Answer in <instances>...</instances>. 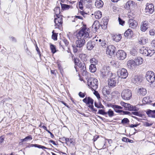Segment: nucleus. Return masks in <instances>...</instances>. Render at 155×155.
Returning <instances> with one entry per match:
<instances>
[{"label":"nucleus","instance_id":"1","mask_svg":"<svg viewBox=\"0 0 155 155\" xmlns=\"http://www.w3.org/2000/svg\"><path fill=\"white\" fill-rule=\"evenodd\" d=\"M90 32L88 28H87L86 26H84L77 32L76 35L78 40L76 42L77 47L81 48L83 46L85 42V39L88 37Z\"/></svg>","mask_w":155,"mask_h":155},{"label":"nucleus","instance_id":"2","mask_svg":"<svg viewBox=\"0 0 155 155\" xmlns=\"http://www.w3.org/2000/svg\"><path fill=\"white\" fill-rule=\"evenodd\" d=\"M140 52L145 56H151L155 53V51L145 47H141L140 49Z\"/></svg>","mask_w":155,"mask_h":155},{"label":"nucleus","instance_id":"3","mask_svg":"<svg viewBox=\"0 0 155 155\" xmlns=\"http://www.w3.org/2000/svg\"><path fill=\"white\" fill-rule=\"evenodd\" d=\"M87 84L92 89L95 90L97 87V80L94 78L89 79L87 81Z\"/></svg>","mask_w":155,"mask_h":155},{"label":"nucleus","instance_id":"4","mask_svg":"<svg viewBox=\"0 0 155 155\" xmlns=\"http://www.w3.org/2000/svg\"><path fill=\"white\" fill-rule=\"evenodd\" d=\"M121 95L123 99L126 100H129L132 97V92L129 89H125L123 91Z\"/></svg>","mask_w":155,"mask_h":155},{"label":"nucleus","instance_id":"5","mask_svg":"<svg viewBox=\"0 0 155 155\" xmlns=\"http://www.w3.org/2000/svg\"><path fill=\"white\" fill-rule=\"evenodd\" d=\"M146 78L149 82L152 83L155 81V76L154 73L151 71H149L146 73Z\"/></svg>","mask_w":155,"mask_h":155},{"label":"nucleus","instance_id":"6","mask_svg":"<svg viewBox=\"0 0 155 155\" xmlns=\"http://www.w3.org/2000/svg\"><path fill=\"white\" fill-rule=\"evenodd\" d=\"M54 22L56 28L61 27L63 23L62 16H54Z\"/></svg>","mask_w":155,"mask_h":155},{"label":"nucleus","instance_id":"7","mask_svg":"<svg viewBox=\"0 0 155 155\" xmlns=\"http://www.w3.org/2000/svg\"><path fill=\"white\" fill-rule=\"evenodd\" d=\"M117 74L119 77L123 79H125L128 75L127 70L124 68L118 70Z\"/></svg>","mask_w":155,"mask_h":155},{"label":"nucleus","instance_id":"8","mask_svg":"<svg viewBox=\"0 0 155 155\" xmlns=\"http://www.w3.org/2000/svg\"><path fill=\"white\" fill-rule=\"evenodd\" d=\"M116 57L118 59L122 60L126 58L127 54L124 51L119 50L116 53Z\"/></svg>","mask_w":155,"mask_h":155},{"label":"nucleus","instance_id":"9","mask_svg":"<svg viewBox=\"0 0 155 155\" xmlns=\"http://www.w3.org/2000/svg\"><path fill=\"white\" fill-rule=\"evenodd\" d=\"M110 68L109 66H104L101 70V75L103 77L108 76L110 73Z\"/></svg>","mask_w":155,"mask_h":155},{"label":"nucleus","instance_id":"10","mask_svg":"<svg viewBox=\"0 0 155 155\" xmlns=\"http://www.w3.org/2000/svg\"><path fill=\"white\" fill-rule=\"evenodd\" d=\"M116 48L114 45H111L107 47L106 49V54L110 55H113L115 51Z\"/></svg>","mask_w":155,"mask_h":155},{"label":"nucleus","instance_id":"11","mask_svg":"<svg viewBox=\"0 0 155 155\" xmlns=\"http://www.w3.org/2000/svg\"><path fill=\"white\" fill-rule=\"evenodd\" d=\"M154 11V5L152 3L147 4L146 7L145 8V11L146 12H149L152 14Z\"/></svg>","mask_w":155,"mask_h":155},{"label":"nucleus","instance_id":"12","mask_svg":"<svg viewBox=\"0 0 155 155\" xmlns=\"http://www.w3.org/2000/svg\"><path fill=\"white\" fill-rule=\"evenodd\" d=\"M135 3L132 0H129L128 1L125 5L124 6L125 8L127 9H133L135 6Z\"/></svg>","mask_w":155,"mask_h":155},{"label":"nucleus","instance_id":"13","mask_svg":"<svg viewBox=\"0 0 155 155\" xmlns=\"http://www.w3.org/2000/svg\"><path fill=\"white\" fill-rule=\"evenodd\" d=\"M149 24L147 21H142L140 24V29L143 31H145L149 27Z\"/></svg>","mask_w":155,"mask_h":155},{"label":"nucleus","instance_id":"14","mask_svg":"<svg viewBox=\"0 0 155 155\" xmlns=\"http://www.w3.org/2000/svg\"><path fill=\"white\" fill-rule=\"evenodd\" d=\"M135 62L133 60L128 61L127 63V66L130 69H133L136 67Z\"/></svg>","mask_w":155,"mask_h":155},{"label":"nucleus","instance_id":"15","mask_svg":"<svg viewBox=\"0 0 155 155\" xmlns=\"http://www.w3.org/2000/svg\"><path fill=\"white\" fill-rule=\"evenodd\" d=\"M117 78L113 77L110 78L108 81V85L110 87H113L116 85Z\"/></svg>","mask_w":155,"mask_h":155},{"label":"nucleus","instance_id":"16","mask_svg":"<svg viewBox=\"0 0 155 155\" xmlns=\"http://www.w3.org/2000/svg\"><path fill=\"white\" fill-rule=\"evenodd\" d=\"M123 107L126 108V110H128L130 111L136 110L135 107L133 106H131L129 104L125 103Z\"/></svg>","mask_w":155,"mask_h":155},{"label":"nucleus","instance_id":"17","mask_svg":"<svg viewBox=\"0 0 155 155\" xmlns=\"http://www.w3.org/2000/svg\"><path fill=\"white\" fill-rule=\"evenodd\" d=\"M132 81L134 84L140 83L142 81V79L140 77L137 75H135L133 77L132 79Z\"/></svg>","mask_w":155,"mask_h":155},{"label":"nucleus","instance_id":"18","mask_svg":"<svg viewBox=\"0 0 155 155\" xmlns=\"http://www.w3.org/2000/svg\"><path fill=\"white\" fill-rule=\"evenodd\" d=\"M128 23L129 24L130 27L132 28H134L137 25V21L133 19H130L128 21Z\"/></svg>","mask_w":155,"mask_h":155},{"label":"nucleus","instance_id":"19","mask_svg":"<svg viewBox=\"0 0 155 155\" xmlns=\"http://www.w3.org/2000/svg\"><path fill=\"white\" fill-rule=\"evenodd\" d=\"M135 62L136 66L141 64L143 62V59L140 57H137L135 59L134 61Z\"/></svg>","mask_w":155,"mask_h":155},{"label":"nucleus","instance_id":"20","mask_svg":"<svg viewBox=\"0 0 155 155\" xmlns=\"http://www.w3.org/2000/svg\"><path fill=\"white\" fill-rule=\"evenodd\" d=\"M103 5V2L101 0H96L95 3V6L98 8L102 7Z\"/></svg>","mask_w":155,"mask_h":155},{"label":"nucleus","instance_id":"21","mask_svg":"<svg viewBox=\"0 0 155 155\" xmlns=\"http://www.w3.org/2000/svg\"><path fill=\"white\" fill-rule=\"evenodd\" d=\"M148 41V39L145 37L140 38L138 40V42L140 44H145Z\"/></svg>","mask_w":155,"mask_h":155},{"label":"nucleus","instance_id":"22","mask_svg":"<svg viewBox=\"0 0 155 155\" xmlns=\"http://www.w3.org/2000/svg\"><path fill=\"white\" fill-rule=\"evenodd\" d=\"M133 31L131 29H128L124 33V35L125 37H130L133 35Z\"/></svg>","mask_w":155,"mask_h":155},{"label":"nucleus","instance_id":"23","mask_svg":"<svg viewBox=\"0 0 155 155\" xmlns=\"http://www.w3.org/2000/svg\"><path fill=\"white\" fill-rule=\"evenodd\" d=\"M94 42H92L91 41H88L87 44V47L88 50H91L94 47Z\"/></svg>","mask_w":155,"mask_h":155},{"label":"nucleus","instance_id":"24","mask_svg":"<svg viewBox=\"0 0 155 155\" xmlns=\"http://www.w3.org/2000/svg\"><path fill=\"white\" fill-rule=\"evenodd\" d=\"M138 92L140 95L144 96L147 93V90L145 88H140L139 89Z\"/></svg>","mask_w":155,"mask_h":155},{"label":"nucleus","instance_id":"25","mask_svg":"<svg viewBox=\"0 0 155 155\" xmlns=\"http://www.w3.org/2000/svg\"><path fill=\"white\" fill-rule=\"evenodd\" d=\"M113 39L116 42H118L122 38V37L120 34H116L113 36Z\"/></svg>","mask_w":155,"mask_h":155},{"label":"nucleus","instance_id":"26","mask_svg":"<svg viewBox=\"0 0 155 155\" xmlns=\"http://www.w3.org/2000/svg\"><path fill=\"white\" fill-rule=\"evenodd\" d=\"M146 113L149 117L155 118V110H150L147 111Z\"/></svg>","mask_w":155,"mask_h":155},{"label":"nucleus","instance_id":"27","mask_svg":"<svg viewBox=\"0 0 155 155\" xmlns=\"http://www.w3.org/2000/svg\"><path fill=\"white\" fill-rule=\"evenodd\" d=\"M108 87L107 86L104 87L102 89V93L104 95L109 94H110V91L109 89H107Z\"/></svg>","mask_w":155,"mask_h":155},{"label":"nucleus","instance_id":"28","mask_svg":"<svg viewBox=\"0 0 155 155\" xmlns=\"http://www.w3.org/2000/svg\"><path fill=\"white\" fill-rule=\"evenodd\" d=\"M95 40L96 41H98L99 42L102 41V42L101 43V46L103 48L106 47V42L103 38H99L98 39H96Z\"/></svg>","mask_w":155,"mask_h":155},{"label":"nucleus","instance_id":"29","mask_svg":"<svg viewBox=\"0 0 155 155\" xmlns=\"http://www.w3.org/2000/svg\"><path fill=\"white\" fill-rule=\"evenodd\" d=\"M54 12L55 16H61V15H60L61 13L60 8L59 7H56L54 9Z\"/></svg>","mask_w":155,"mask_h":155},{"label":"nucleus","instance_id":"30","mask_svg":"<svg viewBox=\"0 0 155 155\" xmlns=\"http://www.w3.org/2000/svg\"><path fill=\"white\" fill-rule=\"evenodd\" d=\"M89 69L90 71L93 73L95 72L97 70L95 64H91L90 66Z\"/></svg>","mask_w":155,"mask_h":155},{"label":"nucleus","instance_id":"31","mask_svg":"<svg viewBox=\"0 0 155 155\" xmlns=\"http://www.w3.org/2000/svg\"><path fill=\"white\" fill-rule=\"evenodd\" d=\"M62 9L63 10H66L68 9L69 8L71 7L72 8V6L70 5H68L66 4H64L61 3Z\"/></svg>","mask_w":155,"mask_h":155},{"label":"nucleus","instance_id":"32","mask_svg":"<svg viewBox=\"0 0 155 155\" xmlns=\"http://www.w3.org/2000/svg\"><path fill=\"white\" fill-rule=\"evenodd\" d=\"M94 15L95 17V18L96 19H99L101 18L102 17V13L101 11H97L96 12L94 13Z\"/></svg>","mask_w":155,"mask_h":155},{"label":"nucleus","instance_id":"33","mask_svg":"<svg viewBox=\"0 0 155 155\" xmlns=\"http://www.w3.org/2000/svg\"><path fill=\"white\" fill-rule=\"evenodd\" d=\"M111 64L116 68H118L120 66L119 63L118 61L115 60H113L110 62Z\"/></svg>","mask_w":155,"mask_h":155},{"label":"nucleus","instance_id":"34","mask_svg":"<svg viewBox=\"0 0 155 155\" xmlns=\"http://www.w3.org/2000/svg\"><path fill=\"white\" fill-rule=\"evenodd\" d=\"M79 68H81V70L83 72L86 71V68L85 66V64L84 63H81L79 64L78 66Z\"/></svg>","mask_w":155,"mask_h":155},{"label":"nucleus","instance_id":"35","mask_svg":"<svg viewBox=\"0 0 155 155\" xmlns=\"http://www.w3.org/2000/svg\"><path fill=\"white\" fill-rule=\"evenodd\" d=\"M106 114H107L110 117H111L114 115V112L111 109H109L108 111L106 112Z\"/></svg>","mask_w":155,"mask_h":155},{"label":"nucleus","instance_id":"36","mask_svg":"<svg viewBox=\"0 0 155 155\" xmlns=\"http://www.w3.org/2000/svg\"><path fill=\"white\" fill-rule=\"evenodd\" d=\"M30 147H38L39 148H41L42 149L46 148L44 146H41V145H40L37 144H31L30 145Z\"/></svg>","mask_w":155,"mask_h":155},{"label":"nucleus","instance_id":"37","mask_svg":"<svg viewBox=\"0 0 155 155\" xmlns=\"http://www.w3.org/2000/svg\"><path fill=\"white\" fill-rule=\"evenodd\" d=\"M135 14L134 13L133 11H130L128 14V17L130 19H133L134 17Z\"/></svg>","mask_w":155,"mask_h":155},{"label":"nucleus","instance_id":"38","mask_svg":"<svg viewBox=\"0 0 155 155\" xmlns=\"http://www.w3.org/2000/svg\"><path fill=\"white\" fill-rule=\"evenodd\" d=\"M74 63L75 64V66H78L79 64H81V63L80 62V61L79 58H74Z\"/></svg>","mask_w":155,"mask_h":155},{"label":"nucleus","instance_id":"39","mask_svg":"<svg viewBox=\"0 0 155 155\" xmlns=\"http://www.w3.org/2000/svg\"><path fill=\"white\" fill-rule=\"evenodd\" d=\"M83 0H80L78 3L79 8L81 10H83Z\"/></svg>","mask_w":155,"mask_h":155},{"label":"nucleus","instance_id":"40","mask_svg":"<svg viewBox=\"0 0 155 155\" xmlns=\"http://www.w3.org/2000/svg\"><path fill=\"white\" fill-rule=\"evenodd\" d=\"M63 139H64L67 144H70L72 143V141L71 139L66 138L65 137L63 138Z\"/></svg>","mask_w":155,"mask_h":155},{"label":"nucleus","instance_id":"41","mask_svg":"<svg viewBox=\"0 0 155 155\" xmlns=\"http://www.w3.org/2000/svg\"><path fill=\"white\" fill-rule=\"evenodd\" d=\"M99 27V23L97 21H95L93 25V27L96 29Z\"/></svg>","mask_w":155,"mask_h":155},{"label":"nucleus","instance_id":"42","mask_svg":"<svg viewBox=\"0 0 155 155\" xmlns=\"http://www.w3.org/2000/svg\"><path fill=\"white\" fill-rule=\"evenodd\" d=\"M50 48L53 53H54L56 52L55 47L54 45L52 44L51 45Z\"/></svg>","mask_w":155,"mask_h":155},{"label":"nucleus","instance_id":"43","mask_svg":"<svg viewBox=\"0 0 155 155\" xmlns=\"http://www.w3.org/2000/svg\"><path fill=\"white\" fill-rule=\"evenodd\" d=\"M32 139V138L31 137V136L30 135L28 136L27 137H26L24 139L22 140V142H25V141H26L28 140H31Z\"/></svg>","mask_w":155,"mask_h":155},{"label":"nucleus","instance_id":"44","mask_svg":"<svg viewBox=\"0 0 155 155\" xmlns=\"http://www.w3.org/2000/svg\"><path fill=\"white\" fill-rule=\"evenodd\" d=\"M112 107L115 110H117L118 109H122L123 108V107L121 106L116 105H112Z\"/></svg>","mask_w":155,"mask_h":155},{"label":"nucleus","instance_id":"45","mask_svg":"<svg viewBox=\"0 0 155 155\" xmlns=\"http://www.w3.org/2000/svg\"><path fill=\"white\" fill-rule=\"evenodd\" d=\"M94 105L95 106L97 107V108H103L104 107V106L101 103H99L98 104L96 103V102H95Z\"/></svg>","mask_w":155,"mask_h":155},{"label":"nucleus","instance_id":"46","mask_svg":"<svg viewBox=\"0 0 155 155\" xmlns=\"http://www.w3.org/2000/svg\"><path fill=\"white\" fill-rule=\"evenodd\" d=\"M90 62L91 63H92V64H96L97 63V60L94 58H92L90 59Z\"/></svg>","mask_w":155,"mask_h":155},{"label":"nucleus","instance_id":"47","mask_svg":"<svg viewBox=\"0 0 155 155\" xmlns=\"http://www.w3.org/2000/svg\"><path fill=\"white\" fill-rule=\"evenodd\" d=\"M129 122V120L127 118H124L122 120L121 123L123 124H127Z\"/></svg>","mask_w":155,"mask_h":155},{"label":"nucleus","instance_id":"48","mask_svg":"<svg viewBox=\"0 0 155 155\" xmlns=\"http://www.w3.org/2000/svg\"><path fill=\"white\" fill-rule=\"evenodd\" d=\"M54 31H53V34L52 36V38L54 40H57V35L56 33H53Z\"/></svg>","mask_w":155,"mask_h":155},{"label":"nucleus","instance_id":"49","mask_svg":"<svg viewBox=\"0 0 155 155\" xmlns=\"http://www.w3.org/2000/svg\"><path fill=\"white\" fill-rule=\"evenodd\" d=\"M122 140L124 142H131V141H132V140H130L125 137H123L122 139Z\"/></svg>","mask_w":155,"mask_h":155},{"label":"nucleus","instance_id":"50","mask_svg":"<svg viewBox=\"0 0 155 155\" xmlns=\"http://www.w3.org/2000/svg\"><path fill=\"white\" fill-rule=\"evenodd\" d=\"M98 114H101L103 115H105L106 114V112H105L103 110H99L98 112Z\"/></svg>","mask_w":155,"mask_h":155},{"label":"nucleus","instance_id":"51","mask_svg":"<svg viewBox=\"0 0 155 155\" xmlns=\"http://www.w3.org/2000/svg\"><path fill=\"white\" fill-rule=\"evenodd\" d=\"M149 34L151 36H154L155 34V30L154 29H150L149 31Z\"/></svg>","mask_w":155,"mask_h":155},{"label":"nucleus","instance_id":"52","mask_svg":"<svg viewBox=\"0 0 155 155\" xmlns=\"http://www.w3.org/2000/svg\"><path fill=\"white\" fill-rule=\"evenodd\" d=\"M73 52L74 53L77 52L78 51H79L80 50L79 49H78L77 48L78 47H77L76 45L75 46H73Z\"/></svg>","mask_w":155,"mask_h":155},{"label":"nucleus","instance_id":"53","mask_svg":"<svg viewBox=\"0 0 155 155\" xmlns=\"http://www.w3.org/2000/svg\"><path fill=\"white\" fill-rule=\"evenodd\" d=\"M88 107L90 108L92 110L94 111H96L97 110L94 108V106L93 104H88Z\"/></svg>","mask_w":155,"mask_h":155},{"label":"nucleus","instance_id":"54","mask_svg":"<svg viewBox=\"0 0 155 155\" xmlns=\"http://www.w3.org/2000/svg\"><path fill=\"white\" fill-rule=\"evenodd\" d=\"M94 94L96 96V97L98 99H99L100 98V94L97 91L94 90Z\"/></svg>","mask_w":155,"mask_h":155},{"label":"nucleus","instance_id":"55","mask_svg":"<svg viewBox=\"0 0 155 155\" xmlns=\"http://www.w3.org/2000/svg\"><path fill=\"white\" fill-rule=\"evenodd\" d=\"M88 102H87V104H93L94 101L93 100L89 97H88Z\"/></svg>","mask_w":155,"mask_h":155},{"label":"nucleus","instance_id":"56","mask_svg":"<svg viewBox=\"0 0 155 155\" xmlns=\"http://www.w3.org/2000/svg\"><path fill=\"white\" fill-rule=\"evenodd\" d=\"M118 21L119 24L122 25H123L124 23V21L122 20L120 17L118 18Z\"/></svg>","mask_w":155,"mask_h":155},{"label":"nucleus","instance_id":"57","mask_svg":"<svg viewBox=\"0 0 155 155\" xmlns=\"http://www.w3.org/2000/svg\"><path fill=\"white\" fill-rule=\"evenodd\" d=\"M132 114H133V115H135L136 116H141V114L139 113L138 112H137V111L132 112Z\"/></svg>","mask_w":155,"mask_h":155},{"label":"nucleus","instance_id":"58","mask_svg":"<svg viewBox=\"0 0 155 155\" xmlns=\"http://www.w3.org/2000/svg\"><path fill=\"white\" fill-rule=\"evenodd\" d=\"M63 41L66 46H67L69 44V42L65 38L64 39H63Z\"/></svg>","mask_w":155,"mask_h":155},{"label":"nucleus","instance_id":"59","mask_svg":"<svg viewBox=\"0 0 155 155\" xmlns=\"http://www.w3.org/2000/svg\"><path fill=\"white\" fill-rule=\"evenodd\" d=\"M149 97H144L143 101V102H145L146 103H147L148 102Z\"/></svg>","mask_w":155,"mask_h":155},{"label":"nucleus","instance_id":"60","mask_svg":"<svg viewBox=\"0 0 155 155\" xmlns=\"http://www.w3.org/2000/svg\"><path fill=\"white\" fill-rule=\"evenodd\" d=\"M79 96L81 97H84L85 96V94L84 93H82L81 92L79 93Z\"/></svg>","mask_w":155,"mask_h":155},{"label":"nucleus","instance_id":"61","mask_svg":"<svg viewBox=\"0 0 155 155\" xmlns=\"http://www.w3.org/2000/svg\"><path fill=\"white\" fill-rule=\"evenodd\" d=\"M152 123H149L147 122H145L144 124V126L146 127L150 126L152 125Z\"/></svg>","mask_w":155,"mask_h":155},{"label":"nucleus","instance_id":"62","mask_svg":"<svg viewBox=\"0 0 155 155\" xmlns=\"http://www.w3.org/2000/svg\"><path fill=\"white\" fill-rule=\"evenodd\" d=\"M88 97H86L84 99H83V101L84 103H85L87 104V102H88Z\"/></svg>","mask_w":155,"mask_h":155},{"label":"nucleus","instance_id":"63","mask_svg":"<svg viewBox=\"0 0 155 155\" xmlns=\"http://www.w3.org/2000/svg\"><path fill=\"white\" fill-rule=\"evenodd\" d=\"M139 125L138 124H131L130 125V127L131 128H133L134 127H136Z\"/></svg>","mask_w":155,"mask_h":155},{"label":"nucleus","instance_id":"64","mask_svg":"<svg viewBox=\"0 0 155 155\" xmlns=\"http://www.w3.org/2000/svg\"><path fill=\"white\" fill-rule=\"evenodd\" d=\"M151 44L155 47V39L152 41Z\"/></svg>","mask_w":155,"mask_h":155}]
</instances>
